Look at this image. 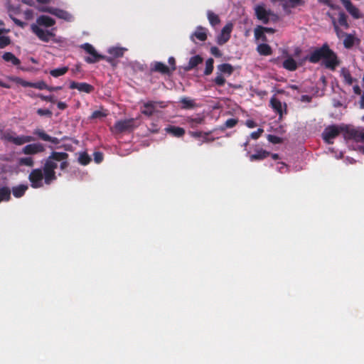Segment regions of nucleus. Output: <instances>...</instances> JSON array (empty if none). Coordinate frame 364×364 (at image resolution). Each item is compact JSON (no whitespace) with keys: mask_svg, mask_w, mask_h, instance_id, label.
<instances>
[{"mask_svg":"<svg viewBox=\"0 0 364 364\" xmlns=\"http://www.w3.org/2000/svg\"><path fill=\"white\" fill-rule=\"evenodd\" d=\"M47 28L40 26L38 25L31 24V29L32 32L42 41L48 43L52 41L55 43H62L64 41L62 37H55L54 31L55 28L50 30L46 29Z\"/></svg>","mask_w":364,"mask_h":364,"instance_id":"nucleus-2","label":"nucleus"},{"mask_svg":"<svg viewBox=\"0 0 364 364\" xmlns=\"http://www.w3.org/2000/svg\"><path fill=\"white\" fill-rule=\"evenodd\" d=\"M38 10L43 12H48L53 15H55L58 18L64 19L67 21H71L73 20V16L72 14L64 10L51 7H42L39 8Z\"/></svg>","mask_w":364,"mask_h":364,"instance_id":"nucleus-8","label":"nucleus"},{"mask_svg":"<svg viewBox=\"0 0 364 364\" xmlns=\"http://www.w3.org/2000/svg\"><path fill=\"white\" fill-rule=\"evenodd\" d=\"M127 49L120 47H112L108 49V53L114 58L122 57Z\"/></svg>","mask_w":364,"mask_h":364,"instance_id":"nucleus-31","label":"nucleus"},{"mask_svg":"<svg viewBox=\"0 0 364 364\" xmlns=\"http://www.w3.org/2000/svg\"><path fill=\"white\" fill-rule=\"evenodd\" d=\"M81 48L90 55V57L85 58V61L88 63H94L105 58V56L98 54L95 48L90 43H84L81 46Z\"/></svg>","mask_w":364,"mask_h":364,"instance_id":"nucleus-6","label":"nucleus"},{"mask_svg":"<svg viewBox=\"0 0 364 364\" xmlns=\"http://www.w3.org/2000/svg\"><path fill=\"white\" fill-rule=\"evenodd\" d=\"M37 113L41 116H45V115L50 116L51 115V112L50 110L46 109H38L37 110Z\"/></svg>","mask_w":364,"mask_h":364,"instance_id":"nucleus-54","label":"nucleus"},{"mask_svg":"<svg viewBox=\"0 0 364 364\" xmlns=\"http://www.w3.org/2000/svg\"><path fill=\"white\" fill-rule=\"evenodd\" d=\"M327 46H323L321 48L313 51L307 59L314 63H318L320 60H323L325 55Z\"/></svg>","mask_w":364,"mask_h":364,"instance_id":"nucleus-13","label":"nucleus"},{"mask_svg":"<svg viewBox=\"0 0 364 364\" xmlns=\"http://www.w3.org/2000/svg\"><path fill=\"white\" fill-rule=\"evenodd\" d=\"M11 198V190L8 187L0 188V203L8 201Z\"/></svg>","mask_w":364,"mask_h":364,"instance_id":"nucleus-33","label":"nucleus"},{"mask_svg":"<svg viewBox=\"0 0 364 364\" xmlns=\"http://www.w3.org/2000/svg\"><path fill=\"white\" fill-rule=\"evenodd\" d=\"M24 15L26 19H31L33 18V11L31 10H26L24 11Z\"/></svg>","mask_w":364,"mask_h":364,"instance_id":"nucleus-59","label":"nucleus"},{"mask_svg":"<svg viewBox=\"0 0 364 364\" xmlns=\"http://www.w3.org/2000/svg\"><path fill=\"white\" fill-rule=\"evenodd\" d=\"M38 90H47L48 85L44 81H38L36 82H31V87Z\"/></svg>","mask_w":364,"mask_h":364,"instance_id":"nucleus-46","label":"nucleus"},{"mask_svg":"<svg viewBox=\"0 0 364 364\" xmlns=\"http://www.w3.org/2000/svg\"><path fill=\"white\" fill-rule=\"evenodd\" d=\"M257 52L262 55H269L272 54V48L266 43H260L257 47Z\"/></svg>","mask_w":364,"mask_h":364,"instance_id":"nucleus-27","label":"nucleus"},{"mask_svg":"<svg viewBox=\"0 0 364 364\" xmlns=\"http://www.w3.org/2000/svg\"><path fill=\"white\" fill-rule=\"evenodd\" d=\"M334 29L336 33L337 36L339 38H343L347 33H344L338 26V25L336 24V22L335 21H333Z\"/></svg>","mask_w":364,"mask_h":364,"instance_id":"nucleus-48","label":"nucleus"},{"mask_svg":"<svg viewBox=\"0 0 364 364\" xmlns=\"http://www.w3.org/2000/svg\"><path fill=\"white\" fill-rule=\"evenodd\" d=\"M263 26H257L255 29V37L257 41H267L265 33L262 31Z\"/></svg>","mask_w":364,"mask_h":364,"instance_id":"nucleus-37","label":"nucleus"},{"mask_svg":"<svg viewBox=\"0 0 364 364\" xmlns=\"http://www.w3.org/2000/svg\"><path fill=\"white\" fill-rule=\"evenodd\" d=\"M210 51H211V53L213 55H214L215 56H220L221 55L220 50L216 47L211 48Z\"/></svg>","mask_w":364,"mask_h":364,"instance_id":"nucleus-55","label":"nucleus"},{"mask_svg":"<svg viewBox=\"0 0 364 364\" xmlns=\"http://www.w3.org/2000/svg\"><path fill=\"white\" fill-rule=\"evenodd\" d=\"M346 9L349 14L355 18H359L361 17V14L358 8L352 4L348 0H341Z\"/></svg>","mask_w":364,"mask_h":364,"instance_id":"nucleus-17","label":"nucleus"},{"mask_svg":"<svg viewBox=\"0 0 364 364\" xmlns=\"http://www.w3.org/2000/svg\"><path fill=\"white\" fill-rule=\"evenodd\" d=\"M134 127V119H129L124 120H119L116 122L112 130L115 133L123 132Z\"/></svg>","mask_w":364,"mask_h":364,"instance_id":"nucleus-9","label":"nucleus"},{"mask_svg":"<svg viewBox=\"0 0 364 364\" xmlns=\"http://www.w3.org/2000/svg\"><path fill=\"white\" fill-rule=\"evenodd\" d=\"M271 104L272 107L279 113H282L283 105L277 99L272 98L271 100Z\"/></svg>","mask_w":364,"mask_h":364,"instance_id":"nucleus-42","label":"nucleus"},{"mask_svg":"<svg viewBox=\"0 0 364 364\" xmlns=\"http://www.w3.org/2000/svg\"><path fill=\"white\" fill-rule=\"evenodd\" d=\"M262 31L264 33H273L274 32V30L272 28L263 27Z\"/></svg>","mask_w":364,"mask_h":364,"instance_id":"nucleus-64","label":"nucleus"},{"mask_svg":"<svg viewBox=\"0 0 364 364\" xmlns=\"http://www.w3.org/2000/svg\"><path fill=\"white\" fill-rule=\"evenodd\" d=\"M18 165L32 167L34 165L33 159L31 156L21 157L18 159Z\"/></svg>","mask_w":364,"mask_h":364,"instance_id":"nucleus-32","label":"nucleus"},{"mask_svg":"<svg viewBox=\"0 0 364 364\" xmlns=\"http://www.w3.org/2000/svg\"><path fill=\"white\" fill-rule=\"evenodd\" d=\"M68 71V67L64 66L51 70L50 74L54 77H58L65 75Z\"/></svg>","mask_w":364,"mask_h":364,"instance_id":"nucleus-36","label":"nucleus"},{"mask_svg":"<svg viewBox=\"0 0 364 364\" xmlns=\"http://www.w3.org/2000/svg\"><path fill=\"white\" fill-rule=\"evenodd\" d=\"M78 160L81 164L87 165L90 161V158L87 154L82 153L80 154Z\"/></svg>","mask_w":364,"mask_h":364,"instance_id":"nucleus-47","label":"nucleus"},{"mask_svg":"<svg viewBox=\"0 0 364 364\" xmlns=\"http://www.w3.org/2000/svg\"><path fill=\"white\" fill-rule=\"evenodd\" d=\"M168 63L171 65V68H170L171 70L173 71L176 69L175 67V59L173 57L169 58Z\"/></svg>","mask_w":364,"mask_h":364,"instance_id":"nucleus-58","label":"nucleus"},{"mask_svg":"<svg viewBox=\"0 0 364 364\" xmlns=\"http://www.w3.org/2000/svg\"><path fill=\"white\" fill-rule=\"evenodd\" d=\"M165 130L167 133L177 137L182 136L185 134L184 129L174 126H169L166 127Z\"/></svg>","mask_w":364,"mask_h":364,"instance_id":"nucleus-23","label":"nucleus"},{"mask_svg":"<svg viewBox=\"0 0 364 364\" xmlns=\"http://www.w3.org/2000/svg\"><path fill=\"white\" fill-rule=\"evenodd\" d=\"M55 23V21L51 17L46 15H41L37 18L36 22L34 24L45 28H49L54 26Z\"/></svg>","mask_w":364,"mask_h":364,"instance_id":"nucleus-15","label":"nucleus"},{"mask_svg":"<svg viewBox=\"0 0 364 364\" xmlns=\"http://www.w3.org/2000/svg\"><path fill=\"white\" fill-rule=\"evenodd\" d=\"M33 134L38 136L39 138H41L43 141H50L53 144L58 143V139L57 138L50 136L49 135L46 134L45 132L42 129H36L33 132Z\"/></svg>","mask_w":364,"mask_h":364,"instance_id":"nucleus-21","label":"nucleus"},{"mask_svg":"<svg viewBox=\"0 0 364 364\" xmlns=\"http://www.w3.org/2000/svg\"><path fill=\"white\" fill-rule=\"evenodd\" d=\"M341 75L343 77L344 82L348 85H353V82L355 80L351 76L350 72L346 68H342L341 70Z\"/></svg>","mask_w":364,"mask_h":364,"instance_id":"nucleus-25","label":"nucleus"},{"mask_svg":"<svg viewBox=\"0 0 364 364\" xmlns=\"http://www.w3.org/2000/svg\"><path fill=\"white\" fill-rule=\"evenodd\" d=\"M107 116V113L103 111L97 110L92 113V118L97 119V118H102Z\"/></svg>","mask_w":364,"mask_h":364,"instance_id":"nucleus-51","label":"nucleus"},{"mask_svg":"<svg viewBox=\"0 0 364 364\" xmlns=\"http://www.w3.org/2000/svg\"><path fill=\"white\" fill-rule=\"evenodd\" d=\"M269 154L264 150H259L257 151L256 154H252L250 156V159L251 161H253L255 160H262L267 157Z\"/></svg>","mask_w":364,"mask_h":364,"instance_id":"nucleus-34","label":"nucleus"},{"mask_svg":"<svg viewBox=\"0 0 364 364\" xmlns=\"http://www.w3.org/2000/svg\"><path fill=\"white\" fill-rule=\"evenodd\" d=\"M158 105H160L161 107H164L163 102H149L144 103V108L141 109V112L144 114L151 116L154 112L155 109Z\"/></svg>","mask_w":364,"mask_h":364,"instance_id":"nucleus-16","label":"nucleus"},{"mask_svg":"<svg viewBox=\"0 0 364 364\" xmlns=\"http://www.w3.org/2000/svg\"><path fill=\"white\" fill-rule=\"evenodd\" d=\"M207 15H208V18L210 21V23L212 26H215L219 23V22H220L219 18L215 14H214L213 12H212L210 11H208L207 13Z\"/></svg>","mask_w":364,"mask_h":364,"instance_id":"nucleus-40","label":"nucleus"},{"mask_svg":"<svg viewBox=\"0 0 364 364\" xmlns=\"http://www.w3.org/2000/svg\"><path fill=\"white\" fill-rule=\"evenodd\" d=\"M218 71L223 75H226L227 76H230L233 72V68L231 65L228 63H224L219 65L218 66Z\"/></svg>","mask_w":364,"mask_h":364,"instance_id":"nucleus-26","label":"nucleus"},{"mask_svg":"<svg viewBox=\"0 0 364 364\" xmlns=\"http://www.w3.org/2000/svg\"><path fill=\"white\" fill-rule=\"evenodd\" d=\"M268 140L274 144L278 143L279 141V139L278 137L272 135H268Z\"/></svg>","mask_w":364,"mask_h":364,"instance_id":"nucleus-56","label":"nucleus"},{"mask_svg":"<svg viewBox=\"0 0 364 364\" xmlns=\"http://www.w3.org/2000/svg\"><path fill=\"white\" fill-rule=\"evenodd\" d=\"M338 26L343 27L344 28H348V23L347 21V17L343 13H340L338 16V21L336 23Z\"/></svg>","mask_w":364,"mask_h":364,"instance_id":"nucleus-39","label":"nucleus"},{"mask_svg":"<svg viewBox=\"0 0 364 364\" xmlns=\"http://www.w3.org/2000/svg\"><path fill=\"white\" fill-rule=\"evenodd\" d=\"M57 106L60 109H64L67 107L66 104L63 102H58Z\"/></svg>","mask_w":364,"mask_h":364,"instance_id":"nucleus-63","label":"nucleus"},{"mask_svg":"<svg viewBox=\"0 0 364 364\" xmlns=\"http://www.w3.org/2000/svg\"><path fill=\"white\" fill-rule=\"evenodd\" d=\"M20 85H22L23 87H31V82L26 81L23 79H22Z\"/></svg>","mask_w":364,"mask_h":364,"instance_id":"nucleus-62","label":"nucleus"},{"mask_svg":"<svg viewBox=\"0 0 364 364\" xmlns=\"http://www.w3.org/2000/svg\"><path fill=\"white\" fill-rule=\"evenodd\" d=\"M350 134L355 141L364 142V130L352 129Z\"/></svg>","mask_w":364,"mask_h":364,"instance_id":"nucleus-28","label":"nucleus"},{"mask_svg":"<svg viewBox=\"0 0 364 364\" xmlns=\"http://www.w3.org/2000/svg\"><path fill=\"white\" fill-rule=\"evenodd\" d=\"M9 32L10 29L0 28V48H4L11 43V38L5 35Z\"/></svg>","mask_w":364,"mask_h":364,"instance_id":"nucleus-19","label":"nucleus"},{"mask_svg":"<svg viewBox=\"0 0 364 364\" xmlns=\"http://www.w3.org/2000/svg\"><path fill=\"white\" fill-rule=\"evenodd\" d=\"M283 66L285 69L293 71L296 69L297 64L292 58L289 57L284 61Z\"/></svg>","mask_w":364,"mask_h":364,"instance_id":"nucleus-29","label":"nucleus"},{"mask_svg":"<svg viewBox=\"0 0 364 364\" xmlns=\"http://www.w3.org/2000/svg\"><path fill=\"white\" fill-rule=\"evenodd\" d=\"M202 61H203V59L199 55H195V56L191 58L188 65L186 68V70H191V69L195 68L196 65L201 63Z\"/></svg>","mask_w":364,"mask_h":364,"instance_id":"nucleus-35","label":"nucleus"},{"mask_svg":"<svg viewBox=\"0 0 364 364\" xmlns=\"http://www.w3.org/2000/svg\"><path fill=\"white\" fill-rule=\"evenodd\" d=\"M232 29V24L228 23L225 25L221 31L220 34L218 37V43L220 45L226 43L230 36V33Z\"/></svg>","mask_w":364,"mask_h":364,"instance_id":"nucleus-12","label":"nucleus"},{"mask_svg":"<svg viewBox=\"0 0 364 364\" xmlns=\"http://www.w3.org/2000/svg\"><path fill=\"white\" fill-rule=\"evenodd\" d=\"M28 189L27 185H18L16 186L13 187L12 188V193L14 197L16 198H20L23 196L26 190Z\"/></svg>","mask_w":364,"mask_h":364,"instance_id":"nucleus-24","label":"nucleus"},{"mask_svg":"<svg viewBox=\"0 0 364 364\" xmlns=\"http://www.w3.org/2000/svg\"><path fill=\"white\" fill-rule=\"evenodd\" d=\"M272 2L274 3L276 1H279L283 7V9L289 12L290 9L296 7L303 4V0H270Z\"/></svg>","mask_w":364,"mask_h":364,"instance_id":"nucleus-14","label":"nucleus"},{"mask_svg":"<svg viewBox=\"0 0 364 364\" xmlns=\"http://www.w3.org/2000/svg\"><path fill=\"white\" fill-rule=\"evenodd\" d=\"M154 70L164 74L170 73L171 72L170 68L160 62H156L154 64Z\"/></svg>","mask_w":364,"mask_h":364,"instance_id":"nucleus-30","label":"nucleus"},{"mask_svg":"<svg viewBox=\"0 0 364 364\" xmlns=\"http://www.w3.org/2000/svg\"><path fill=\"white\" fill-rule=\"evenodd\" d=\"M67 158L68 154L65 152H54L49 156L43 167L46 184H50L56 179L55 169L58 165L63 170L67 167Z\"/></svg>","mask_w":364,"mask_h":364,"instance_id":"nucleus-1","label":"nucleus"},{"mask_svg":"<svg viewBox=\"0 0 364 364\" xmlns=\"http://www.w3.org/2000/svg\"><path fill=\"white\" fill-rule=\"evenodd\" d=\"M263 129H258L256 132H253L252 134H251V138H252L253 139H258L261 134L263 133Z\"/></svg>","mask_w":364,"mask_h":364,"instance_id":"nucleus-52","label":"nucleus"},{"mask_svg":"<svg viewBox=\"0 0 364 364\" xmlns=\"http://www.w3.org/2000/svg\"><path fill=\"white\" fill-rule=\"evenodd\" d=\"M341 129L336 126H331L325 129L323 132V139L328 144L332 143L331 140L338 135Z\"/></svg>","mask_w":364,"mask_h":364,"instance_id":"nucleus-11","label":"nucleus"},{"mask_svg":"<svg viewBox=\"0 0 364 364\" xmlns=\"http://www.w3.org/2000/svg\"><path fill=\"white\" fill-rule=\"evenodd\" d=\"M183 108H191L194 106V101L190 98L184 97L181 100Z\"/></svg>","mask_w":364,"mask_h":364,"instance_id":"nucleus-43","label":"nucleus"},{"mask_svg":"<svg viewBox=\"0 0 364 364\" xmlns=\"http://www.w3.org/2000/svg\"><path fill=\"white\" fill-rule=\"evenodd\" d=\"M215 82L219 85V86H222L225 84V75L220 73V72H217V76L215 78L214 80Z\"/></svg>","mask_w":364,"mask_h":364,"instance_id":"nucleus-44","label":"nucleus"},{"mask_svg":"<svg viewBox=\"0 0 364 364\" xmlns=\"http://www.w3.org/2000/svg\"><path fill=\"white\" fill-rule=\"evenodd\" d=\"M343 38V45L346 48H349L354 45L355 38L353 34H346Z\"/></svg>","mask_w":364,"mask_h":364,"instance_id":"nucleus-38","label":"nucleus"},{"mask_svg":"<svg viewBox=\"0 0 364 364\" xmlns=\"http://www.w3.org/2000/svg\"><path fill=\"white\" fill-rule=\"evenodd\" d=\"M2 58L4 61L10 63L15 66L19 65L21 63L20 60L10 52L4 53L2 55Z\"/></svg>","mask_w":364,"mask_h":364,"instance_id":"nucleus-22","label":"nucleus"},{"mask_svg":"<svg viewBox=\"0 0 364 364\" xmlns=\"http://www.w3.org/2000/svg\"><path fill=\"white\" fill-rule=\"evenodd\" d=\"M203 121V118L201 117H197L196 118H188L187 122L190 124L191 127H194L197 124H201Z\"/></svg>","mask_w":364,"mask_h":364,"instance_id":"nucleus-45","label":"nucleus"},{"mask_svg":"<svg viewBox=\"0 0 364 364\" xmlns=\"http://www.w3.org/2000/svg\"><path fill=\"white\" fill-rule=\"evenodd\" d=\"M9 80H10L11 81H13L14 82H16V84H19L21 83L22 79L20 78V77H9Z\"/></svg>","mask_w":364,"mask_h":364,"instance_id":"nucleus-61","label":"nucleus"},{"mask_svg":"<svg viewBox=\"0 0 364 364\" xmlns=\"http://www.w3.org/2000/svg\"><path fill=\"white\" fill-rule=\"evenodd\" d=\"M103 159L102 154L100 152H96L94 154V160L96 163H100Z\"/></svg>","mask_w":364,"mask_h":364,"instance_id":"nucleus-53","label":"nucleus"},{"mask_svg":"<svg viewBox=\"0 0 364 364\" xmlns=\"http://www.w3.org/2000/svg\"><path fill=\"white\" fill-rule=\"evenodd\" d=\"M255 14L260 21L267 23L269 21L277 20V16L268 9L264 4H258L254 7Z\"/></svg>","mask_w":364,"mask_h":364,"instance_id":"nucleus-4","label":"nucleus"},{"mask_svg":"<svg viewBox=\"0 0 364 364\" xmlns=\"http://www.w3.org/2000/svg\"><path fill=\"white\" fill-rule=\"evenodd\" d=\"M28 179L33 188H41L45 183L44 171L43 172V171L40 168L33 169L29 174Z\"/></svg>","mask_w":364,"mask_h":364,"instance_id":"nucleus-5","label":"nucleus"},{"mask_svg":"<svg viewBox=\"0 0 364 364\" xmlns=\"http://www.w3.org/2000/svg\"><path fill=\"white\" fill-rule=\"evenodd\" d=\"M38 96L41 100H45V101L50 102H53V103L56 102V98H55V97L54 95L45 96V95H38Z\"/></svg>","mask_w":364,"mask_h":364,"instance_id":"nucleus-50","label":"nucleus"},{"mask_svg":"<svg viewBox=\"0 0 364 364\" xmlns=\"http://www.w3.org/2000/svg\"><path fill=\"white\" fill-rule=\"evenodd\" d=\"M237 122H238L237 119H234V118L228 119L225 122V126L226 128H232L237 124Z\"/></svg>","mask_w":364,"mask_h":364,"instance_id":"nucleus-49","label":"nucleus"},{"mask_svg":"<svg viewBox=\"0 0 364 364\" xmlns=\"http://www.w3.org/2000/svg\"><path fill=\"white\" fill-rule=\"evenodd\" d=\"M14 22L18 26H20L21 28H23L25 26H26V23L22 22L21 21L17 19V18H12Z\"/></svg>","mask_w":364,"mask_h":364,"instance_id":"nucleus-57","label":"nucleus"},{"mask_svg":"<svg viewBox=\"0 0 364 364\" xmlns=\"http://www.w3.org/2000/svg\"><path fill=\"white\" fill-rule=\"evenodd\" d=\"M213 59L209 58L205 62V75H210L213 70Z\"/></svg>","mask_w":364,"mask_h":364,"instance_id":"nucleus-41","label":"nucleus"},{"mask_svg":"<svg viewBox=\"0 0 364 364\" xmlns=\"http://www.w3.org/2000/svg\"><path fill=\"white\" fill-rule=\"evenodd\" d=\"M45 150L44 146L40 143L29 144L26 145L21 152L26 155H34L43 152Z\"/></svg>","mask_w":364,"mask_h":364,"instance_id":"nucleus-10","label":"nucleus"},{"mask_svg":"<svg viewBox=\"0 0 364 364\" xmlns=\"http://www.w3.org/2000/svg\"><path fill=\"white\" fill-rule=\"evenodd\" d=\"M1 139L6 142L12 143L16 146H21L34 140L32 136L17 135L15 132L9 129L2 132Z\"/></svg>","mask_w":364,"mask_h":364,"instance_id":"nucleus-3","label":"nucleus"},{"mask_svg":"<svg viewBox=\"0 0 364 364\" xmlns=\"http://www.w3.org/2000/svg\"><path fill=\"white\" fill-rule=\"evenodd\" d=\"M194 38H196L200 41H204L207 38V30L203 27H198L195 32L191 36V39L195 41Z\"/></svg>","mask_w":364,"mask_h":364,"instance_id":"nucleus-20","label":"nucleus"},{"mask_svg":"<svg viewBox=\"0 0 364 364\" xmlns=\"http://www.w3.org/2000/svg\"><path fill=\"white\" fill-rule=\"evenodd\" d=\"M338 60L336 54L328 48L326 50L325 55L323 58V64L328 68L334 70L338 65Z\"/></svg>","mask_w":364,"mask_h":364,"instance_id":"nucleus-7","label":"nucleus"},{"mask_svg":"<svg viewBox=\"0 0 364 364\" xmlns=\"http://www.w3.org/2000/svg\"><path fill=\"white\" fill-rule=\"evenodd\" d=\"M71 89H77L80 92L90 93L92 91L93 87L86 82H75L72 81L70 85Z\"/></svg>","mask_w":364,"mask_h":364,"instance_id":"nucleus-18","label":"nucleus"},{"mask_svg":"<svg viewBox=\"0 0 364 364\" xmlns=\"http://www.w3.org/2000/svg\"><path fill=\"white\" fill-rule=\"evenodd\" d=\"M245 124L249 128H254L256 127L255 122L251 119L247 120Z\"/></svg>","mask_w":364,"mask_h":364,"instance_id":"nucleus-60","label":"nucleus"}]
</instances>
